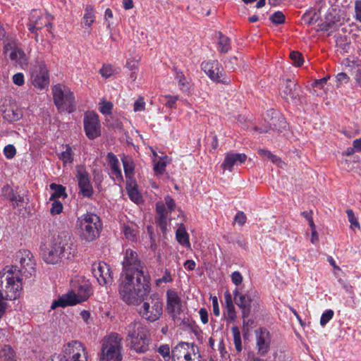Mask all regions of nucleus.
<instances>
[{
    "mask_svg": "<svg viewBox=\"0 0 361 361\" xmlns=\"http://www.w3.org/2000/svg\"><path fill=\"white\" fill-rule=\"evenodd\" d=\"M334 312L332 310H326L320 318V324L324 326L334 317Z\"/></svg>",
    "mask_w": 361,
    "mask_h": 361,
    "instance_id": "45",
    "label": "nucleus"
},
{
    "mask_svg": "<svg viewBox=\"0 0 361 361\" xmlns=\"http://www.w3.org/2000/svg\"><path fill=\"white\" fill-rule=\"evenodd\" d=\"M212 308H213V313L215 316L218 317L220 314V310L219 307V302L216 296H214L212 298Z\"/></svg>",
    "mask_w": 361,
    "mask_h": 361,
    "instance_id": "61",
    "label": "nucleus"
},
{
    "mask_svg": "<svg viewBox=\"0 0 361 361\" xmlns=\"http://www.w3.org/2000/svg\"><path fill=\"white\" fill-rule=\"evenodd\" d=\"M0 361H17L16 352L8 345H4L0 349Z\"/></svg>",
    "mask_w": 361,
    "mask_h": 361,
    "instance_id": "33",
    "label": "nucleus"
},
{
    "mask_svg": "<svg viewBox=\"0 0 361 361\" xmlns=\"http://www.w3.org/2000/svg\"><path fill=\"white\" fill-rule=\"evenodd\" d=\"M173 281V278L171 275V272L166 269L163 276L156 281V283L159 286L161 283H169Z\"/></svg>",
    "mask_w": 361,
    "mask_h": 361,
    "instance_id": "52",
    "label": "nucleus"
},
{
    "mask_svg": "<svg viewBox=\"0 0 361 361\" xmlns=\"http://www.w3.org/2000/svg\"><path fill=\"white\" fill-rule=\"evenodd\" d=\"M167 295V311L173 317L176 318L180 314L181 303L178 294L173 290H168Z\"/></svg>",
    "mask_w": 361,
    "mask_h": 361,
    "instance_id": "24",
    "label": "nucleus"
},
{
    "mask_svg": "<svg viewBox=\"0 0 361 361\" xmlns=\"http://www.w3.org/2000/svg\"><path fill=\"white\" fill-rule=\"evenodd\" d=\"M192 357H195L194 345L190 346V348L187 350V355L185 356L183 355L181 360L184 361H195V358H192Z\"/></svg>",
    "mask_w": 361,
    "mask_h": 361,
    "instance_id": "55",
    "label": "nucleus"
},
{
    "mask_svg": "<svg viewBox=\"0 0 361 361\" xmlns=\"http://www.w3.org/2000/svg\"><path fill=\"white\" fill-rule=\"evenodd\" d=\"M175 78L178 81L181 90L185 91L188 89L189 81L186 79L182 72L176 71Z\"/></svg>",
    "mask_w": 361,
    "mask_h": 361,
    "instance_id": "39",
    "label": "nucleus"
},
{
    "mask_svg": "<svg viewBox=\"0 0 361 361\" xmlns=\"http://www.w3.org/2000/svg\"><path fill=\"white\" fill-rule=\"evenodd\" d=\"M137 228V226L133 222H128L124 224L123 231L125 237L129 240H135L138 233Z\"/></svg>",
    "mask_w": 361,
    "mask_h": 361,
    "instance_id": "32",
    "label": "nucleus"
},
{
    "mask_svg": "<svg viewBox=\"0 0 361 361\" xmlns=\"http://www.w3.org/2000/svg\"><path fill=\"white\" fill-rule=\"evenodd\" d=\"M113 104L111 102H103L100 104L99 111L103 114H111Z\"/></svg>",
    "mask_w": 361,
    "mask_h": 361,
    "instance_id": "47",
    "label": "nucleus"
},
{
    "mask_svg": "<svg viewBox=\"0 0 361 361\" xmlns=\"http://www.w3.org/2000/svg\"><path fill=\"white\" fill-rule=\"evenodd\" d=\"M32 85L40 90L45 89L49 84V76L47 68L44 62L35 66L31 72Z\"/></svg>",
    "mask_w": 361,
    "mask_h": 361,
    "instance_id": "18",
    "label": "nucleus"
},
{
    "mask_svg": "<svg viewBox=\"0 0 361 361\" xmlns=\"http://www.w3.org/2000/svg\"><path fill=\"white\" fill-rule=\"evenodd\" d=\"M159 353L164 358L165 360H169L171 358L170 348L169 345H161L158 348Z\"/></svg>",
    "mask_w": 361,
    "mask_h": 361,
    "instance_id": "48",
    "label": "nucleus"
},
{
    "mask_svg": "<svg viewBox=\"0 0 361 361\" xmlns=\"http://www.w3.org/2000/svg\"><path fill=\"white\" fill-rule=\"evenodd\" d=\"M199 314L200 316V319L202 322L204 324H206L208 323V312L207 310L205 308H201L199 310Z\"/></svg>",
    "mask_w": 361,
    "mask_h": 361,
    "instance_id": "63",
    "label": "nucleus"
},
{
    "mask_svg": "<svg viewBox=\"0 0 361 361\" xmlns=\"http://www.w3.org/2000/svg\"><path fill=\"white\" fill-rule=\"evenodd\" d=\"M231 331L233 336L235 348L238 352H240L242 350V342L239 328L237 326H233L231 328Z\"/></svg>",
    "mask_w": 361,
    "mask_h": 361,
    "instance_id": "37",
    "label": "nucleus"
},
{
    "mask_svg": "<svg viewBox=\"0 0 361 361\" xmlns=\"http://www.w3.org/2000/svg\"><path fill=\"white\" fill-rule=\"evenodd\" d=\"M20 275L15 267H6L0 271V318L7 307L5 300H16L20 296L23 289Z\"/></svg>",
    "mask_w": 361,
    "mask_h": 361,
    "instance_id": "2",
    "label": "nucleus"
},
{
    "mask_svg": "<svg viewBox=\"0 0 361 361\" xmlns=\"http://www.w3.org/2000/svg\"><path fill=\"white\" fill-rule=\"evenodd\" d=\"M145 109V102L142 97H139L134 103L133 110L135 112L142 111Z\"/></svg>",
    "mask_w": 361,
    "mask_h": 361,
    "instance_id": "53",
    "label": "nucleus"
},
{
    "mask_svg": "<svg viewBox=\"0 0 361 361\" xmlns=\"http://www.w3.org/2000/svg\"><path fill=\"white\" fill-rule=\"evenodd\" d=\"M239 59L237 56H231L224 61L225 67L229 70L234 71L238 65Z\"/></svg>",
    "mask_w": 361,
    "mask_h": 361,
    "instance_id": "44",
    "label": "nucleus"
},
{
    "mask_svg": "<svg viewBox=\"0 0 361 361\" xmlns=\"http://www.w3.org/2000/svg\"><path fill=\"white\" fill-rule=\"evenodd\" d=\"M52 18L49 14H44L39 10L33 9L30 14L28 30L32 33H35L36 40L37 41V30L42 29L44 27H49L51 25Z\"/></svg>",
    "mask_w": 361,
    "mask_h": 361,
    "instance_id": "15",
    "label": "nucleus"
},
{
    "mask_svg": "<svg viewBox=\"0 0 361 361\" xmlns=\"http://www.w3.org/2000/svg\"><path fill=\"white\" fill-rule=\"evenodd\" d=\"M300 93V86L290 79L286 80L281 92L282 97L288 102H296L299 99Z\"/></svg>",
    "mask_w": 361,
    "mask_h": 361,
    "instance_id": "23",
    "label": "nucleus"
},
{
    "mask_svg": "<svg viewBox=\"0 0 361 361\" xmlns=\"http://www.w3.org/2000/svg\"><path fill=\"white\" fill-rule=\"evenodd\" d=\"M61 355L66 361H87L86 347L78 341H71L64 345Z\"/></svg>",
    "mask_w": 361,
    "mask_h": 361,
    "instance_id": "13",
    "label": "nucleus"
},
{
    "mask_svg": "<svg viewBox=\"0 0 361 361\" xmlns=\"http://www.w3.org/2000/svg\"><path fill=\"white\" fill-rule=\"evenodd\" d=\"M255 348L259 356H265L271 348V335L265 328H259L255 331Z\"/></svg>",
    "mask_w": 361,
    "mask_h": 361,
    "instance_id": "19",
    "label": "nucleus"
},
{
    "mask_svg": "<svg viewBox=\"0 0 361 361\" xmlns=\"http://www.w3.org/2000/svg\"><path fill=\"white\" fill-rule=\"evenodd\" d=\"M270 20L274 24H282L285 21V16L281 11H276L270 16Z\"/></svg>",
    "mask_w": 361,
    "mask_h": 361,
    "instance_id": "46",
    "label": "nucleus"
},
{
    "mask_svg": "<svg viewBox=\"0 0 361 361\" xmlns=\"http://www.w3.org/2000/svg\"><path fill=\"white\" fill-rule=\"evenodd\" d=\"M176 238L180 245L186 247H189L190 246L189 235L186 232L185 226L183 224H181L176 230Z\"/></svg>",
    "mask_w": 361,
    "mask_h": 361,
    "instance_id": "34",
    "label": "nucleus"
},
{
    "mask_svg": "<svg viewBox=\"0 0 361 361\" xmlns=\"http://www.w3.org/2000/svg\"><path fill=\"white\" fill-rule=\"evenodd\" d=\"M164 200H165V204L167 206L170 212L174 210L175 207H176V203H175L174 200L170 196H166L165 197Z\"/></svg>",
    "mask_w": 361,
    "mask_h": 361,
    "instance_id": "62",
    "label": "nucleus"
},
{
    "mask_svg": "<svg viewBox=\"0 0 361 361\" xmlns=\"http://www.w3.org/2000/svg\"><path fill=\"white\" fill-rule=\"evenodd\" d=\"M12 80L13 82L18 86H22L25 83L24 75L22 73L14 74Z\"/></svg>",
    "mask_w": 361,
    "mask_h": 361,
    "instance_id": "54",
    "label": "nucleus"
},
{
    "mask_svg": "<svg viewBox=\"0 0 361 361\" xmlns=\"http://www.w3.org/2000/svg\"><path fill=\"white\" fill-rule=\"evenodd\" d=\"M235 304L241 310L242 317H248L250 314L259 312L261 301L258 293L250 290L240 293L238 289L233 291Z\"/></svg>",
    "mask_w": 361,
    "mask_h": 361,
    "instance_id": "7",
    "label": "nucleus"
},
{
    "mask_svg": "<svg viewBox=\"0 0 361 361\" xmlns=\"http://www.w3.org/2000/svg\"><path fill=\"white\" fill-rule=\"evenodd\" d=\"M123 338L117 333H112L103 341L99 361H121Z\"/></svg>",
    "mask_w": 361,
    "mask_h": 361,
    "instance_id": "8",
    "label": "nucleus"
},
{
    "mask_svg": "<svg viewBox=\"0 0 361 361\" xmlns=\"http://www.w3.org/2000/svg\"><path fill=\"white\" fill-rule=\"evenodd\" d=\"M93 276L101 286L111 284L113 281L112 271L109 264L104 262H94L92 266Z\"/></svg>",
    "mask_w": 361,
    "mask_h": 361,
    "instance_id": "20",
    "label": "nucleus"
},
{
    "mask_svg": "<svg viewBox=\"0 0 361 361\" xmlns=\"http://www.w3.org/2000/svg\"><path fill=\"white\" fill-rule=\"evenodd\" d=\"M106 159L111 170L110 176L115 181L121 183L123 181V175L118 158L115 154L109 152L107 154Z\"/></svg>",
    "mask_w": 361,
    "mask_h": 361,
    "instance_id": "26",
    "label": "nucleus"
},
{
    "mask_svg": "<svg viewBox=\"0 0 361 361\" xmlns=\"http://www.w3.org/2000/svg\"><path fill=\"white\" fill-rule=\"evenodd\" d=\"M247 159V156L245 154L239 153H227L225 159L221 164V167L224 170L231 171L233 167L238 166L244 163Z\"/></svg>",
    "mask_w": 361,
    "mask_h": 361,
    "instance_id": "25",
    "label": "nucleus"
},
{
    "mask_svg": "<svg viewBox=\"0 0 361 361\" xmlns=\"http://www.w3.org/2000/svg\"><path fill=\"white\" fill-rule=\"evenodd\" d=\"M4 155L8 159H12L16 154V149L12 145H8L4 149Z\"/></svg>",
    "mask_w": 361,
    "mask_h": 361,
    "instance_id": "50",
    "label": "nucleus"
},
{
    "mask_svg": "<svg viewBox=\"0 0 361 361\" xmlns=\"http://www.w3.org/2000/svg\"><path fill=\"white\" fill-rule=\"evenodd\" d=\"M219 47L218 49L222 53H226L231 48L230 39L228 37L223 35L221 32L219 33Z\"/></svg>",
    "mask_w": 361,
    "mask_h": 361,
    "instance_id": "38",
    "label": "nucleus"
},
{
    "mask_svg": "<svg viewBox=\"0 0 361 361\" xmlns=\"http://www.w3.org/2000/svg\"><path fill=\"white\" fill-rule=\"evenodd\" d=\"M166 163L162 161H159L154 165V170L156 173L161 174L165 171Z\"/></svg>",
    "mask_w": 361,
    "mask_h": 361,
    "instance_id": "58",
    "label": "nucleus"
},
{
    "mask_svg": "<svg viewBox=\"0 0 361 361\" xmlns=\"http://www.w3.org/2000/svg\"><path fill=\"white\" fill-rule=\"evenodd\" d=\"M156 210L158 216H167L168 212L166 209L165 204L163 202H158L156 205Z\"/></svg>",
    "mask_w": 361,
    "mask_h": 361,
    "instance_id": "59",
    "label": "nucleus"
},
{
    "mask_svg": "<svg viewBox=\"0 0 361 361\" xmlns=\"http://www.w3.org/2000/svg\"><path fill=\"white\" fill-rule=\"evenodd\" d=\"M121 161L127 181L133 180L135 169V164L133 159L129 156L123 154L121 157Z\"/></svg>",
    "mask_w": 361,
    "mask_h": 361,
    "instance_id": "29",
    "label": "nucleus"
},
{
    "mask_svg": "<svg viewBox=\"0 0 361 361\" xmlns=\"http://www.w3.org/2000/svg\"><path fill=\"white\" fill-rule=\"evenodd\" d=\"M99 73L104 78H109L114 73L113 68L111 65H104L100 69Z\"/></svg>",
    "mask_w": 361,
    "mask_h": 361,
    "instance_id": "51",
    "label": "nucleus"
},
{
    "mask_svg": "<svg viewBox=\"0 0 361 361\" xmlns=\"http://www.w3.org/2000/svg\"><path fill=\"white\" fill-rule=\"evenodd\" d=\"M290 59L292 60L293 64L296 66H302L304 61L302 54L296 51H293L290 52Z\"/></svg>",
    "mask_w": 361,
    "mask_h": 361,
    "instance_id": "42",
    "label": "nucleus"
},
{
    "mask_svg": "<svg viewBox=\"0 0 361 361\" xmlns=\"http://www.w3.org/2000/svg\"><path fill=\"white\" fill-rule=\"evenodd\" d=\"M49 187L50 189L53 190V193L51 195L49 200H56L60 197L66 198L67 197L66 188L62 185L51 183Z\"/></svg>",
    "mask_w": 361,
    "mask_h": 361,
    "instance_id": "35",
    "label": "nucleus"
},
{
    "mask_svg": "<svg viewBox=\"0 0 361 361\" xmlns=\"http://www.w3.org/2000/svg\"><path fill=\"white\" fill-rule=\"evenodd\" d=\"M54 102L59 111L72 113L75 109L73 92L69 87L57 84L52 87Z\"/></svg>",
    "mask_w": 361,
    "mask_h": 361,
    "instance_id": "9",
    "label": "nucleus"
},
{
    "mask_svg": "<svg viewBox=\"0 0 361 361\" xmlns=\"http://www.w3.org/2000/svg\"><path fill=\"white\" fill-rule=\"evenodd\" d=\"M137 311L143 319L151 322H155L162 314V302L158 298L150 297L143 301Z\"/></svg>",
    "mask_w": 361,
    "mask_h": 361,
    "instance_id": "11",
    "label": "nucleus"
},
{
    "mask_svg": "<svg viewBox=\"0 0 361 361\" xmlns=\"http://www.w3.org/2000/svg\"><path fill=\"white\" fill-rule=\"evenodd\" d=\"M51 207L50 208V213L52 215L59 214L62 212L63 207L62 203L57 200H51Z\"/></svg>",
    "mask_w": 361,
    "mask_h": 361,
    "instance_id": "43",
    "label": "nucleus"
},
{
    "mask_svg": "<svg viewBox=\"0 0 361 361\" xmlns=\"http://www.w3.org/2000/svg\"><path fill=\"white\" fill-rule=\"evenodd\" d=\"M43 260L50 264H56L63 259H71L75 255L73 240L68 233L58 235L49 243H42L40 245Z\"/></svg>",
    "mask_w": 361,
    "mask_h": 361,
    "instance_id": "1",
    "label": "nucleus"
},
{
    "mask_svg": "<svg viewBox=\"0 0 361 361\" xmlns=\"http://www.w3.org/2000/svg\"><path fill=\"white\" fill-rule=\"evenodd\" d=\"M150 278L137 280L135 276H123L119 285V294L127 304H137L150 291Z\"/></svg>",
    "mask_w": 361,
    "mask_h": 361,
    "instance_id": "3",
    "label": "nucleus"
},
{
    "mask_svg": "<svg viewBox=\"0 0 361 361\" xmlns=\"http://www.w3.org/2000/svg\"><path fill=\"white\" fill-rule=\"evenodd\" d=\"M202 69L213 80L221 82L227 84L229 80H221L223 68L221 67L218 61H205L201 64Z\"/></svg>",
    "mask_w": 361,
    "mask_h": 361,
    "instance_id": "21",
    "label": "nucleus"
},
{
    "mask_svg": "<svg viewBox=\"0 0 361 361\" xmlns=\"http://www.w3.org/2000/svg\"><path fill=\"white\" fill-rule=\"evenodd\" d=\"M355 18L361 23V0L355 1Z\"/></svg>",
    "mask_w": 361,
    "mask_h": 361,
    "instance_id": "56",
    "label": "nucleus"
},
{
    "mask_svg": "<svg viewBox=\"0 0 361 361\" xmlns=\"http://www.w3.org/2000/svg\"><path fill=\"white\" fill-rule=\"evenodd\" d=\"M126 341L130 349L142 353L148 350L149 338L146 327L138 320L131 322L125 329Z\"/></svg>",
    "mask_w": 361,
    "mask_h": 361,
    "instance_id": "4",
    "label": "nucleus"
},
{
    "mask_svg": "<svg viewBox=\"0 0 361 361\" xmlns=\"http://www.w3.org/2000/svg\"><path fill=\"white\" fill-rule=\"evenodd\" d=\"M84 129L87 137L94 140L101 135L99 116L94 111H87L84 116Z\"/></svg>",
    "mask_w": 361,
    "mask_h": 361,
    "instance_id": "17",
    "label": "nucleus"
},
{
    "mask_svg": "<svg viewBox=\"0 0 361 361\" xmlns=\"http://www.w3.org/2000/svg\"><path fill=\"white\" fill-rule=\"evenodd\" d=\"M1 195L4 199L9 200L13 207H20L25 202V194L19 191L18 188L14 190L8 184L1 188Z\"/></svg>",
    "mask_w": 361,
    "mask_h": 361,
    "instance_id": "22",
    "label": "nucleus"
},
{
    "mask_svg": "<svg viewBox=\"0 0 361 361\" xmlns=\"http://www.w3.org/2000/svg\"><path fill=\"white\" fill-rule=\"evenodd\" d=\"M231 279H232L233 283L235 285L238 286L243 281V276H242L241 274L239 271H234L231 274Z\"/></svg>",
    "mask_w": 361,
    "mask_h": 361,
    "instance_id": "60",
    "label": "nucleus"
},
{
    "mask_svg": "<svg viewBox=\"0 0 361 361\" xmlns=\"http://www.w3.org/2000/svg\"><path fill=\"white\" fill-rule=\"evenodd\" d=\"M4 53L16 64L23 67L27 64V57L13 38H6L4 42Z\"/></svg>",
    "mask_w": 361,
    "mask_h": 361,
    "instance_id": "12",
    "label": "nucleus"
},
{
    "mask_svg": "<svg viewBox=\"0 0 361 361\" xmlns=\"http://www.w3.org/2000/svg\"><path fill=\"white\" fill-rule=\"evenodd\" d=\"M76 226L80 237L86 242H92L98 238L102 228L100 218L93 213L82 215L78 219Z\"/></svg>",
    "mask_w": 361,
    "mask_h": 361,
    "instance_id": "5",
    "label": "nucleus"
},
{
    "mask_svg": "<svg viewBox=\"0 0 361 361\" xmlns=\"http://www.w3.org/2000/svg\"><path fill=\"white\" fill-rule=\"evenodd\" d=\"M94 13L93 6L87 5L85 9V14L83 16L85 24L87 27H90L94 21Z\"/></svg>",
    "mask_w": 361,
    "mask_h": 361,
    "instance_id": "36",
    "label": "nucleus"
},
{
    "mask_svg": "<svg viewBox=\"0 0 361 361\" xmlns=\"http://www.w3.org/2000/svg\"><path fill=\"white\" fill-rule=\"evenodd\" d=\"M192 344L189 343L182 342L178 344L176 347L172 350V355L171 358L173 361H178V360L182 359V357L187 355V350L190 348Z\"/></svg>",
    "mask_w": 361,
    "mask_h": 361,
    "instance_id": "30",
    "label": "nucleus"
},
{
    "mask_svg": "<svg viewBox=\"0 0 361 361\" xmlns=\"http://www.w3.org/2000/svg\"><path fill=\"white\" fill-rule=\"evenodd\" d=\"M75 178L78 181L79 193L85 197H91L94 193L90 176L83 166H76Z\"/></svg>",
    "mask_w": 361,
    "mask_h": 361,
    "instance_id": "16",
    "label": "nucleus"
},
{
    "mask_svg": "<svg viewBox=\"0 0 361 361\" xmlns=\"http://www.w3.org/2000/svg\"><path fill=\"white\" fill-rule=\"evenodd\" d=\"M15 262L18 263L20 266V269L17 266L14 267L20 271L21 283H23L22 277L23 275L26 278H28L35 273V262L33 259V255L30 250H20L16 254Z\"/></svg>",
    "mask_w": 361,
    "mask_h": 361,
    "instance_id": "14",
    "label": "nucleus"
},
{
    "mask_svg": "<svg viewBox=\"0 0 361 361\" xmlns=\"http://www.w3.org/2000/svg\"><path fill=\"white\" fill-rule=\"evenodd\" d=\"M329 78H330L329 76H326V77H324L323 78H321V79H319V80H316L313 82V86L316 87L322 88L323 85L326 83V82L329 79Z\"/></svg>",
    "mask_w": 361,
    "mask_h": 361,
    "instance_id": "64",
    "label": "nucleus"
},
{
    "mask_svg": "<svg viewBox=\"0 0 361 361\" xmlns=\"http://www.w3.org/2000/svg\"><path fill=\"white\" fill-rule=\"evenodd\" d=\"M3 118L8 122H15L20 120L22 116V111L17 106L6 108L2 112Z\"/></svg>",
    "mask_w": 361,
    "mask_h": 361,
    "instance_id": "28",
    "label": "nucleus"
},
{
    "mask_svg": "<svg viewBox=\"0 0 361 361\" xmlns=\"http://www.w3.org/2000/svg\"><path fill=\"white\" fill-rule=\"evenodd\" d=\"M164 98L166 99V102H165L166 106H167L168 108H171V109L176 107V102L178 99V96H172V95L168 94V95H165Z\"/></svg>",
    "mask_w": 361,
    "mask_h": 361,
    "instance_id": "49",
    "label": "nucleus"
},
{
    "mask_svg": "<svg viewBox=\"0 0 361 361\" xmlns=\"http://www.w3.org/2000/svg\"><path fill=\"white\" fill-rule=\"evenodd\" d=\"M126 190L130 199L136 204L142 200V195L138 192L135 181L130 180L126 183Z\"/></svg>",
    "mask_w": 361,
    "mask_h": 361,
    "instance_id": "31",
    "label": "nucleus"
},
{
    "mask_svg": "<svg viewBox=\"0 0 361 361\" xmlns=\"http://www.w3.org/2000/svg\"><path fill=\"white\" fill-rule=\"evenodd\" d=\"M124 276H135L137 280L140 279L150 278L145 271L144 264L139 259L136 252L127 250L122 262Z\"/></svg>",
    "mask_w": 361,
    "mask_h": 361,
    "instance_id": "10",
    "label": "nucleus"
},
{
    "mask_svg": "<svg viewBox=\"0 0 361 361\" xmlns=\"http://www.w3.org/2000/svg\"><path fill=\"white\" fill-rule=\"evenodd\" d=\"M224 317L226 321L229 323H234L237 319V313L230 295L226 297Z\"/></svg>",
    "mask_w": 361,
    "mask_h": 361,
    "instance_id": "27",
    "label": "nucleus"
},
{
    "mask_svg": "<svg viewBox=\"0 0 361 361\" xmlns=\"http://www.w3.org/2000/svg\"><path fill=\"white\" fill-rule=\"evenodd\" d=\"M246 216L243 212H238L234 218L235 222L238 224L240 226H243L246 222Z\"/></svg>",
    "mask_w": 361,
    "mask_h": 361,
    "instance_id": "57",
    "label": "nucleus"
},
{
    "mask_svg": "<svg viewBox=\"0 0 361 361\" xmlns=\"http://www.w3.org/2000/svg\"><path fill=\"white\" fill-rule=\"evenodd\" d=\"M91 294V288L87 281H82L74 285V289L66 295H63L51 304V309L57 307H64L68 305H73L86 300Z\"/></svg>",
    "mask_w": 361,
    "mask_h": 361,
    "instance_id": "6",
    "label": "nucleus"
},
{
    "mask_svg": "<svg viewBox=\"0 0 361 361\" xmlns=\"http://www.w3.org/2000/svg\"><path fill=\"white\" fill-rule=\"evenodd\" d=\"M348 221L350 223V228L352 229L360 228V223L356 218L353 211L350 209L346 210Z\"/></svg>",
    "mask_w": 361,
    "mask_h": 361,
    "instance_id": "41",
    "label": "nucleus"
},
{
    "mask_svg": "<svg viewBox=\"0 0 361 361\" xmlns=\"http://www.w3.org/2000/svg\"><path fill=\"white\" fill-rule=\"evenodd\" d=\"M59 158L64 164L73 162L72 149L69 145L66 146V150L61 153Z\"/></svg>",
    "mask_w": 361,
    "mask_h": 361,
    "instance_id": "40",
    "label": "nucleus"
}]
</instances>
